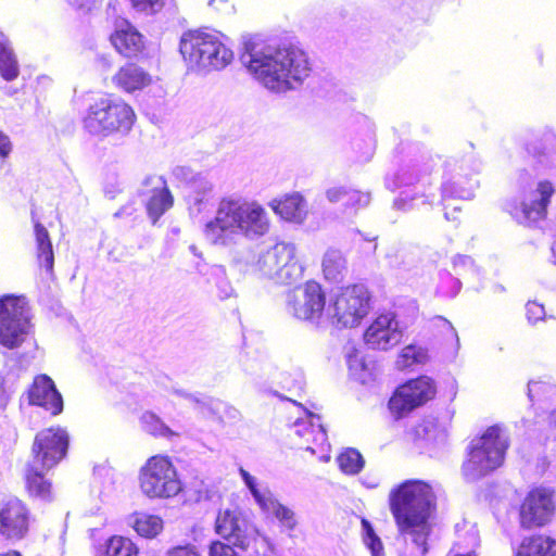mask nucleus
<instances>
[{"mask_svg": "<svg viewBox=\"0 0 556 556\" xmlns=\"http://www.w3.org/2000/svg\"><path fill=\"white\" fill-rule=\"evenodd\" d=\"M468 544L466 546H462L459 542L456 543L455 548L457 551L452 549L446 556H475L471 551L466 552V547H476L478 545V536L475 531H470L467 533Z\"/></svg>", "mask_w": 556, "mask_h": 556, "instance_id": "3c124183", "label": "nucleus"}, {"mask_svg": "<svg viewBox=\"0 0 556 556\" xmlns=\"http://www.w3.org/2000/svg\"><path fill=\"white\" fill-rule=\"evenodd\" d=\"M327 199L332 202H340L342 201L345 204V200L348 197H357L358 201H362L363 203H369L370 202V194L359 192L357 190H352L346 187H333L327 190L326 192Z\"/></svg>", "mask_w": 556, "mask_h": 556, "instance_id": "37998d69", "label": "nucleus"}, {"mask_svg": "<svg viewBox=\"0 0 556 556\" xmlns=\"http://www.w3.org/2000/svg\"><path fill=\"white\" fill-rule=\"evenodd\" d=\"M129 525L143 538H154L163 530V520L155 515L136 513L129 519Z\"/></svg>", "mask_w": 556, "mask_h": 556, "instance_id": "473e14b6", "label": "nucleus"}, {"mask_svg": "<svg viewBox=\"0 0 556 556\" xmlns=\"http://www.w3.org/2000/svg\"><path fill=\"white\" fill-rule=\"evenodd\" d=\"M478 167H479V166H478V164H476V166H472V167H471V170H472V172H477V170L479 169Z\"/></svg>", "mask_w": 556, "mask_h": 556, "instance_id": "338daca9", "label": "nucleus"}, {"mask_svg": "<svg viewBox=\"0 0 556 556\" xmlns=\"http://www.w3.org/2000/svg\"><path fill=\"white\" fill-rule=\"evenodd\" d=\"M555 193L553 184L542 180L522 193L519 201L508 203L506 210L519 224L533 225L545 218L547 206Z\"/></svg>", "mask_w": 556, "mask_h": 556, "instance_id": "f8f14e48", "label": "nucleus"}, {"mask_svg": "<svg viewBox=\"0 0 556 556\" xmlns=\"http://www.w3.org/2000/svg\"><path fill=\"white\" fill-rule=\"evenodd\" d=\"M415 434L418 439L438 442L445 438V429L434 417H426L415 428Z\"/></svg>", "mask_w": 556, "mask_h": 556, "instance_id": "f704fd0d", "label": "nucleus"}, {"mask_svg": "<svg viewBox=\"0 0 556 556\" xmlns=\"http://www.w3.org/2000/svg\"><path fill=\"white\" fill-rule=\"evenodd\" d=\"M33 331L30 307L24 296L0 298V345L8 350L21 348Z\"/></svg>", "mask_w": 556, "mask_h": 556, "instance_id": "6e6552de", "label": "nucleus"}, {"mask_svg": "<svg viewBox=\"0 0 556 556\" xmlns=\"http://www.w3.org/2000/svg\"><path fill=\"white\" fill-rule=\"evenodd\" d=\"M167 556H200V554L190 546H177L170 549Z\"/></svg>", "mask_w": 556, "mask_h": 556, "instance_id": "5fc2aeb1", "label": "nucleus"}, {"mask_svg": "<svg viewBox=\"0 0 556 556\" xmlns=\"http://www.w3.org/2000/svg\"><path fill=\"white\" fill-rule=\"evenodd\" d=\"M390 508L400 533L418 548L421 556L428 553L431 532L429 519L435 508L432 488L420 480H408L390 493Z\"/></svg>", "mask_w": 556, "mask_h": 556, "instance_id": "7ed1b4c3", "label": "nucleus"}, {"mask_svg": "<svg viewBox=\"0 0 556 556\" xmlns=\"http://www.w3.org/2000/svg\"><path fill=\"white\" fill-rule=\"evenodd\" d=\"M294 431L299 437H312V442L317 446L324 450V446L327 445V433L323 425L320 424V417L314 414H309V425L306 426L305 422H296L294 425ZM307 442L311 441L309 438L306 439Z\"/></svg>", "mask_w": 556, "mask_h": 556, "instance_id": "2f4dec72", "label": "nucleus"}, {"mask_svg": "<svg viewBox=\"0 0 556 556\" xmlns=\"http://www.w3.org/2000/svg\"><path fill=\"white\" fill-rule=\"evenodd\" d=\"M269 230V217L257 202L227 197L218 203L215 217L204 226L205 239L213 245L230 247L241 239L255 240Z\"/></svg>", "mask_w": 556, "mask_h": 556, "instance_id": "f03ea898", "label": "nucleus"}, {"mask_svg": "<svg viewBox=\"0 0 556 556\" xmlns=\"http://www.w3.org/2000/svg\"><path fill=\"white\" fill-rule=\"evenodd\" d=\"M113 79L119 88L127 92L142 89L151 83V76L135 64L123 66Z\"/></svg>", "mask_w": 556, "mask_h": 556, "instance_id": "b1692460", "label": "nucleus"}, {"mask_svg": "<svg viewBox=\"0 0 556 556\" xmlns=\"http://www.w3.org/2000/svg\"><path fill=\"white\" fill-rule=\"evenodd\" d=\"M270 206L283 219L296 224L303 223L307 215L306 201L298 192L287 194L280 200H273Z\"/></svg>", "mask_w": 556, "mask_h": 556, "instance_id": "412c9836", "label": "nucleus"}, {"mask_svg": "<svg viewBox=\"0 0 556 556\" xmlns=\"http://www.w3.org/2000/svg\"><path fill=\"white\" fill-rule=\"evenodd\" d=\"M37 258L41 267L51 273L54 265V254L48 230L40 224H35Z\"/></svg>", "mask_w": 556, "mask_h": 556, "instance_id": "c756f323", "label": "nucleus"}, {"mask_svg": "<svg viewBox=\"0 0 556 556\" xmlns=\"http://www.w3.org/2000/svg\"><path fill=\"white\" fill-rule=\"evenodd\" d=\"M349 364L351 368L354 366V359L352 356L349 357Z\"/></svg>", "mask_w": 556, "mask_h": 556, "instance_id": "69168bd1", "label": "nucleus"}, {"mask_svg": "<svg viewBox=\"0 0 556 556\" xmlns=\"http://www.w3.org/2000/svg\"><path fill=\"white\" fill-rule=\"evenodd\" d=\"M305 448H306L307 451L312 452L313 454H315V453H316V448H315L314 446H312V445H307Z\"/></svg>", "mask_w": 556, "mask_h": 556, "instance_id": "0e129e2a", "label": "nucleus"}, {"mask_svg": "<svg viewBox=\"0 0 556 556\" xmlns=\"http://www.w3.org/2000/svg\"><path fill=\"white\" fill-rule=\"evenodd\" d=\"M68 447V434L63 429H46L40 431L33 445L34 468L41 466L47 469L54 467L65 455Z\"/></svg>", "mask_w": 556, "mask_h": 556, "instance_id": "2eb2a0df", "label": "nucleus"}, {"mask_svg": "<svg viewBox=\"0 0 556 556\" xmlns=\"http://www.w3.org/2000/svg\"><path fill=\"white\" fill-rule=\"evenodd\" d=\"M144 188L151 187V194L146 202L148 216L155 224L157 219L168 211L174 203L170 191L166 188V181L162 176L151 175L142 181Z\"/></svg>", "mask_w": 556, "mask_h": 556, "instance_id": "aec40b11", "label": "nucleus"}, {"mask_svg": "<svg viewBox=\"0 0 556 556\" xmlns=\"http://www.w3.org/2000/svg\"><path fill=\"white\" fill-rule=\"evenodd\" d=\"M212 276L214 278V285L217 289L216 295L220 300H226L233 294V288L226 277L225 269L223 267H216L212 271Z\"/></svg>", "mask_w": 556, "mask_h": 556, "instance_id": "49530a36", "label": "nucleus"}, {"mask_svg": "<svg viewBox=\"0 0 556 556\" xmlns=\"http://www.w3.org/2000/svg\"><path fill=\"white\" fill-rule=\"evenodd\" d=\"M216 532L241 551L250 546L255 535L252 525L240 513L229 509L218 514Z\"/></svg>", "mask_w": 556, "mask_h": 556, "instance_id": "f3484780", "label": "nucleus"}, {"mask_svg": "<svg viewBox=\"0 0 556 556\" xmlns=\"http://www.w3.org/2000/svg\"><path fill=\"white\" fill-rule=\"evenodd\" d=\"M254 270L276 283L292 285L302 278L304 268L296 258L295 245L281 241L260 252Z\"/></svg>", "mask_w": 556, "mask_h": 556, "instance_id": "0eeeda50", "label": "nucleus"}, {"mask_svg": "<svg viewBox=\"0 0 556 556\" xmlns=\"http://www.w3.org/2000/svg\"><path fill=\"white\" fill-rule=\"evenodd\" d=\"M132 7L139 11L148 14H153L164 7V0H131Z\"/></svg>", "mask_w": 556, "mask_h": 556, "instance_id": "09e8293b", "label": "nucleus"}, {"mask_svg": "<svg viewBox=\"0 0 556 556\" xmlns=\"http://www.w3.org/2000/svg\"><path fill=\"white\" fill-rule=\"evenodd\" d=\"M363 483L366 484L368 488L374 489V488H377L379 485V479L377 477H374L369 481H367V479H365L363 481Z\"/></svg>", "mask_w": 556, "mask_h": 556, "instance_id": "052dcab7", "label": "nucleus"}, {"mask_svg": "<svg viewBox=\"0 0 556 556\" xmlns=\"http://www.w3.org/2000/svg\"><path fill=\"white\" fill-rule=\"evenodd\" d=\"M427 359L428 354L425 349L410 344L402 350L396 361V366L400 369H404L415 364H424Z\"/></svg>", "mask_w": 556, "mask_h": 556, "instance_id": "ea45409f", "label": "nucleus"}, {"mask_svg": "<svg viewBox=\"0 0 556 556\" xmlns=\"http://www.w3.org/2000/svg\"><path fill=\"white\" fill-rule=\"evenodd\" d=\"M287 312L292 317L319 326L327 321L326 294L316 281H307L303 287L290 291L286 302Z\"/></svg>", "mask_w": 556, "mask_h": 556, "instance_id": "9b49d317", "label": "nucleus"}, {"mask_svg": "<svg viewBox=\"0 0 556 556\" xmlns=\"http://www.w3.org/2000/svg\"><path fill=\"white\" fill-rule=\"evenodd\" d=\"M369 203H363L362 201H358L357 197H348L345 200V205L353 206V207H364L367 206Z\"/></svg>", "mask_w": 556, "mask_h": 556, "instance_id": "13d9d810", "label": "nucleus"}, {"mask_svg": "<svg viewBox=\"0 0 556 556\" xmlns=\"http://www.w3.org/2000/svg\"><path fill=\"white\" fill-rule=\"evenodd\" d=\"M12 144L10 138L0 131V156L5 157L10 154Z\"/></svg>", "mask_w": 556, "mask_h": 556, "instance_id": "6e6d98bb", "label": "nucleus"}, {"mask_svg": "<svg viewBox=\"0 0 556 556\" xmlns=\"http://www.w3.org/2000/svg\"><path fill=\"white\" fill-rule=\"evenodd\" d=\"M453 265L456 274L460 275L464 271H476V267L471 257L467 255H457L453 260Z\"/></svg>", "mask_w": 556, "mask_h": 556, "instance_id": "864d4df0", "label": "nucleus"}, {"mask_svg": "<svg viewBox=\"0 0 556 556\" xmlns=\"http://www.w3.org/2000/svg\"><path fill=\"white\" fill-rule=\"evenodd\" d=\"M189 214L197 217L213 206V184L207 180H198L195 188L186 195Z\"/></svg>", "mask_w": 556, "mask_h": 556, "instance_id": "5701e85b", "label": "nucleus"}, {"mask_svg": "<svg viewBox=\"0 0 556 556\" xmlns=\"http://www.w3.org/2000/svg\"><path fill=\"white\" fill-rule=\"evenodd\" d=\"M455 283L457 285V291H458V290H459V288H460V281L456 279V280H455Z\"/></svg>", "mask_w": 556, "mask_h": 556, "instance_id": "774afa93", "label": "nucleus"}, {"mask_svg": "<svg viewBox=\"0 0 556 556\" xmlns=\"http://www.w3.org/2000/svg\"><path fill=\"white\" fill-rule=\"evenodd\" d=\"M395 261L390 260V265L393 267H396L399 269H402L404 271H410L413 268L416 267L417 261L414 257V255L406 251H401L395 256Z\"/></svg>", "mask_w": 556, "mask_h": 556, "instance_id": "de8ad7c7", "label": "nucleus"}, {"mask_svg": "<svg viewBox=\"0 0 556 556\" xmlns=\"http://www.w3.org/2000/svg\"><path fill=\"white\" fill-rule=\"evenodd\" d=\"M261 509L266 514L273 515L277 519L281 531L292 538V531H294L299 525L296 515L292 508L283 505L273 496Z\"/></svg>", "mask_w": 556, "mask_h": 556, "instance_id": "a878e982", "label": "nucleus"}, {"mask_svg": "<svg viewBox=\"0 0 556 556\" xmlns=\"http://www.w3.org/2000/svg\"><path fill=\"white\" fill-rule=\"evenodd\" d=\"M463 165L459 166V172L454 169L451 178L443 181L441 191L442 199H463L469 200L473 197V191L477 187V181L467 174L463 175Z\"/></svg>", "mask_w": 556, "mask_h": 556, "instance_id": "4be33fe9", "label": "nucleus"}, {"mask_svg": "<svg viewBox=\"0 0 556 556\" xmlns=\"http://www.w3.org/2000/svg\"><path fill=\"white\" fill-rule=\"evenodd\" d=\"M516 556H556V540L545 535L526 539Z\"/></svg>", "mask_w": 556, "mask_h": 556, "instance_id": "c85d7f7f", "label": "nucleus"}, {"mask_svg": "<svg viewBox=\"0 0 556 556\" xmlns=\"http://www.w3.org/2000/svg\"><path fill=\"white\" fill-rule=\"evenodd\" d=\"M140 488L151 498L172 497L181 490L176 468L167 456L150 457L140 470Z\"/></svg>", "mask_w": 556, "mask_h": 556, "instance_id": "9d476101", "label": "nucleus"}, {"mask_svg": "<svg viewBox=\"0 0 556 556\" xmlns=\"http://www.w3.org/2000/svg\"><path fill=\"white\" fill-rule=\"evenodd\" d=\"M321 267L328 281L338 282L348 270V261L341 250L330 248L324 254Z\"/></svg>", "mask_w": 556, "mask_h": 556, "instance_id": "bb28decb", "label": "nucleus"}, {"mask_svg": "<svg viewBox=\"0 0 556 556\" xmlns=\"http://www.w3.org/2000/svg\"><path fill=\"white\" fill-rule=\"evenodd\" d=\"M47 468L38 466L34 468V464L29 463L26 473V484L30 496L49 501L51 500V483L45 478Z\"/></svg>", "mask_w": 556, "mask_h": 556, "instance_id": "cd10ccee", "label": "nucleus"}, {"mask_svg": "<svg viewBox=\"0 0 556 556\" xmlns=\"http://www.w3.org/2000/svg\"><path fill=\"white\" fill-rule=\"evenodd\" d=\"M140 420L143 430L154 437L169 438L174 435L173 430L167 427L163 420L154 413H143Z\"/></svg>", "mask_w": 556, "mask_h": 556, "instance_id": "58836bf2", "label": "nucleus"}, {"mask_svg": "<svg viewBox=\"0 0 556 556\" xmlns=\"http://www.w3.org/2000/svg\"><path fill=\"white\" fill-rule=\"evenodd\" d=\"M554 491L548 488L532 489L520 506L522 528L532 529L548 523L555 513Z\"/></svg>", "mask_w": 556, "mask_h": 556, "instance_id": "4468645a", "label": "nucleus"}, {"mask_svg": "<svg viewBox=\"0 0 556 556\" xmlns=\"http://www.w3.org/2000/svg\"><path fill=\"white\" fill-rule=\"evenodd\" d=\"M239 473H240V477L242 478L244 484L251 492L253 498L257 503V505L261 508L264 507L265 503H267L270 498H273L274 494L267 488H264L263 490H261L258 488L256 478L253 477L244 468L240 467Z\"/></svg>", "mask_w": 556, "mask_h": 556, "instance_id": "a19ab883", "label": "nucleus"}, {"mask_svg": "<svg viewBox=\"0 0 556 556\" xmlns=\"http://www.w3.org/2000/svg\"><path fill=\"white\" fill-rule=\"evenodd\" d=\"M112 45L115 49L126 58H131L141 52L143 40L134 27L127 25L125 29H118L111 36Z\"/></svg>", "mask_w": 556, "mask_h": 556, "instance_id": "393cba45", "label": "nucleus"}, {"mask_svg": "<svg viewBox=\"0 0 556 556\" xmlns=\"http://www.w3.org/2000/svg\"><path fill=\"white\" fill-rule=\"evenodd\" d=\"M432 201L433 194H426L425 192L419 191H405L394 200L393 206L396 210L407 212L409 210L418 207L421 204H431Z\"/></svg>", "mask_w": 556, "mask_h": 556, "instance_id": "e433bc0d", "label": "nucleus"}, {"mask_svg": "<svg viewBox=\"0 0 556 556\" xmlns=\"http://www.w3.org/2000/svg\"><path fill=\"white\" fill-rule=\"evenodd\" d=\"M361 523L363 542L370 551L371 556H384L382 542L376 534L371 523L365 518L362 519Z\"/></svg>", "mask_w": 556, "mask_h": 556, "instance_id": "79ce46f5", "label": "nucleus"}, {"mask_svg": "<svg viewBox=\"0 0 556 556\" xmlns=\"http://www.w3.org/2000/svg\"><path fill=\"white\" fill-rule=\"evenodd\" d=\"M444 216H445V218L447 220H451V219L455 220L456 219L455 213L450 214L448 212H445Z\"/></svg>", "mask_w": 556, "mask_h": 556, "instance_id": "680f3d73", "label": "nucleus"}, {"mask_svg": "<svg viewBox=\"0 0 556 556\" xmlns=\"http://www.w3.org/2000/svg\"><path fill=\"white\" fill-rule=\"evenodd\" d=\"M96 556H138V548L130 539L114 535L98 547Z\"/></svg>", "mask_w": 556, "mask_h": 556, "instance_id": "7c9ffc66", "label": "nucleus"}, {"mask_svg": "<svg viewBox=\"0 0 556 556\" xmlns=\"http://www.w3.org/2000/svg\"><path fill=\"white\" fill-rule=\"evenodd\" d=\"M9 401V395L3 389V378L0 377V408H4Z\"/></svg>", "mask_w": 556, "mask_h": 556, "instance_id": "4d7b16f0", "label": "nucleus"}, {"mask_svg": "<svg viewBox=\"0 0 556 556\" xmlns=\"http://www.w3.org/2000/svg\"><path fill=\"white\" fill-rule=\"evenodd\" d=\"M172 175L176 181L185 185L189 190L195 188L198 180H207L205 176L193 173V170L187 166L174 167Z\"/></svg>", "mask_w": 556, "mask_h": 556, "instance_id": "a18cd8bd", "label": "nucleus"}, {"mask_svg": "<svg viewBox=\"0 0 556 556\" xmlns=\"http://www.w3.org/2000/svg\"><path fill=\"white\" fill-rule=\"evenodd\" d=\"M208 556H241L229 544L219 541L213 542L210 546Z\"/></svg>", "mask_w": 556, "mask_h": 556, "instance_id": "603ef678", "label": "nucleus"}, {"mask_svg": "<svg viewBox=\"0 0 556 556\" xmlns=\"http://www.w3.org/2000/svg\"><path fill=\"white\" fill-rule=\"evenodd\" d=\"M29 402L34 405L43 407L52 415H58L63 410V399L56 390L53 380L47 375H39L28 392Z\"/></svg>", "mask_w": 556, "mask_h": 556, "instance_id": "6ab92c4d", "label": "nucleus"}, {"mask_svg": "<svg viewBox=\"0 0 556 556\" xmlns=\"http://www.w3.org/2000/svg\"><path fill=\"white\" fill-rule=\"evenodd\" d=\"M337 462L340 469L346 475L358 473L365 464L363 456L355 448H346L338 456Z\"/></svg>", "mask_w": 556, "mask_h": 556, "instance_id": "4c0bfd02", "label": "nucleus"}, {"mask_svg": "<svg viewBox=\"0 0 556 556\" xmlns=\"http://www.w3.org/2000/svg\"><path fill=\"white\" fill-rule=\"evenodd\" d=\"M240 59L265 88L278 93L300 87L312 71L307 53L293 45L276 47L249 40Z\"/></svg>", "mask_w": 556, "mask_h": 556, "instance_id": "f257e3e1", "label": "nucleus"}, {"mask_svg": "<svg viewBox=\"0 0 556 556\" xmlns=\"http://www.w3.org/2000/svg\"><path fill=\"white\" fill-rule=\"evenodd\" d=\"M403 337L399 321L393 313L378 316L364 334L366 345L372 350H389L400 343Z\"/></svg>", "mask_w": 556, "mask_h": 556, "instance_id": "a211bd4d", "label": "nucleus"}, {"mask_svg": "<svg viewBox=\"0 0 556 556\" xmlns=\"http://www.w3.org/2000/svg\"><path fill=\"white\" fill-rule=\"evenodd\" d=\"M430 170V157L422 156L421 161H415L400 169L397 174L399 185H410L418 180L420 176L429 174Z\"/></svg>", "mask_w": 556, "mask_h": 556, "instance_id": "c9c22d12", "label": "nucleus"}, {"mask_svg": "<svg viewBox=\"0 0 556 556\" xmlns=\"http://www.w3.org/2000/svg\"><path fill=\"white\" fill-rule=\"evenodd\" d=\"M508 445V438L498 426L488 428L481 437L473 439L462 466L465 480L475 482L501 467Z\"/></svg>", "mask_w": 556, "mask_h": 556, "instance_id": "39448f33", "label": "nucleus"}, {"mask_svg": "<svg viewBox=\"0 0 556 556\" xmlns=\"http://www.w3.org/2000/svg\"><path fill=\"white\" fill-rule=\"evenodd\" d=\"M135 118L134 110L124 101L103 98L89 106L84 118V127L93 136L126 135L130 131Z\"/></svg>", "mask_w": 556, "mask_h": 556, "instance_id": "423d86ee", "label": "nucleus"}, {"mask_svg": "<svg viewBox=\"0 0 556 556\" xmlns=\"http://www.w3.org/2000/svg\"><path fill=\"white\" fill-rule=\"evenodd\" d=\"M526 315L531 324L543 320L545 317L544 306L535 301H530L526 305Z\"/></svg>", "mask_w": 556, "mask_h": 556, "instance_id": "8fccbe9b", "label": "nucleus"}, {"mask_svg": "<svg viewBox=\"0 0 556 556\" xmlns=\"http://www.w3.org/2000/svg\"><path fill=\"white\" fill-rule=\"evenodd\" d=\"M29 528V511L22 501L10 497L0 502V535L10 541L24 539Z\"/></svg>", "mask_w": 556, "mask_h": 556, "instance_id": "dca6fc26", "label": "nucleus"}, {"mask_svg": "<svg viewBox=\"0 0 556 556\" xmlns=\"http://www.w3.org/2000/svg\"><path fill=\"white\" fill-rule=\"evenodd\" d=\"M434 394L435 388L432 380L422 376L399 387L389 401V408L395 418H401L431 400Z\"/></svg>", "mask_w": 556, "mask_h": 556, "instance_id": "ddd939ff", "label": "nucleus"}, {"mask_svg": "<svg viewBox=\"0 0 556 556\" xmlns=\"http://www.w3.org/2000/svg\"><path fill=\"white\" fill-rule=\"evenodd\" d=\"M0 74L8 81L14 80L20 74L16 55L3 35H0Z\"/></svg>", "mask_w": 556, "mask_h": 556, "instance_id": "72a5a7b5", "label": "nucleus"}, {"mask_svg": "<svg viewBox=\"0 0 556 556\" xmlns=\"http://www.w3.org/2000/svg\"><path fill=\"white\" fill-rule=\"evenodd\" d=\"M175 393H176V394H178V395H180V396H184V397L188 399L189 401L194 402V403H197V404H201V403H202V402H201L199 399H197L194 395H192V394H187L186 392H184V391H181V390H175Z\"/></svg>", "mask_w": 556, "mask_h": 556, "instance_id": "bf43d9fd", "label": "nucleus"}, {"mask_svg": "<svg viewBox=\"0 0 556 556\" xmlns=\"http://www.w3.org/2000/svg\"><path fill=\"white\" fill-rule=\"evenodd\" d=\"M179 50L187 67L198 73L224 70L233 60L228 38L220 31L210 28L184 33Z\"/></svg>", "mask_w": 556, "mask_h": 556, "instance_id": "20e7f679", "label": "nucleus"}, {"mask_svg": "<svg viewBox=\"0 0 556 556\" xmlns=\"http://www.w3.org/2000/svg\"><path fill=\"white\" fill-rule=\"evenodd\" d=\"M1 556H21V554L17 553V552H10V553H7V554L1 555Z\"/></svg>", "mask_w": 556, "mask_h": 556, "instance_id": "e2e57ef3", "label": "nucleus"}, {"mask_svg": "<svg viewBox=\"0 0 556 556\" xmlns=\"http://www.w3.org/2000/svg\"><path fill=\"white\" fill-rule=\"evenodd\" d=\"M556 389L544 381H529L527 395L530 402H540L549 399Z\"/></svg>", "mask_w": 556, "mask_h": 556, "instance_id": "c03bdc74", "label": "nucleus"}, {"mask_svg": "<svg viewBox=\"0 0 556 556\" xmlns=\"http://www.w3.org/2000/svg\"><path fill=\"white\" fill-rule=\"evenodd\" d=\"M370 295L364 285L344 288L327 306V321L338 327L352 328L369 312Z\"/></svg>", "mask_w": 556, "mask_h": 556, "instance_id": "1a4fd4ad", "label": "nucleus"}]
</instances>
